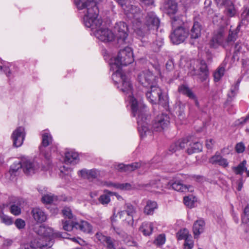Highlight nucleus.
<instances>
[{"instance_id": "51", "label": "nucleus", "mask_w": 249, "mask_h": 249, "mask_svg": "<svg viewBox=\"0 0 249 249\" xmlns=\"http://www.w3.org/2000/svg\"><path fill=\"white\" fill-rule=\"evenodd\" d=\"M184 240V246L185 249H192L194 247V241L192 239V236H189V237Z\"/></svg>"}, {"instance_id": "53", "label": "nucleus", "mask_w": 249, "mask_h": 249, "mask_svg": "<svg viewBox=\"0 0 249 249\" xmlns=\"http://www.w3.org/2000/svg\"><path fill=\"white\" fill-rule=\"evenodd\" d=\"M192 196H184L183 199L184 204L189 207H192L194 205V200H192Z\"/></svg>"}, {"instance_id": "10", "label": "nucleus", "mask_w": 249, "mask_h": 249, "mask_svg": "<svg viewBox=\"0 0 249 249\" xmlns=\"http://www.w3.org/2000/svg\"><path fill=\"white\" fill-rule=\"evenodd\" d=\"M138 81L142 87L148 89L151 86L157 84V79L151 71L146 70L139 73Z\"/></svg>"}, {"instance_id": "6", "label": "nucleus", "mask_w": 249, "mask_h": 249, "mask_svg": "<svg viewBox=\"0 0 249 249\" xmlns=\"http://www.w3.org/2000/svg\"><path fill=\"white\" fill-rule=\"evenodd\" d=\"M41 143L39 146L40 153L46 160L50 161L51 159L52 150L47 146L52 144L53 138L49 132L45 130L41 132Z\"/></svg>"}, {"instance_id": "5", "label": "nucleus", "mask_w": 249, "mask_h": 249, "mask_svg": "<svg viewBox=\"0 0 249 249\" xmlns=\"http://www.w3.org/2000/svg\"><path fill=\"white\" fill-rule=\"evenodd\" d=\"M125 14L132 18V23L134 29L142 24L141 18L142 16L141 10L138 6L131 5L128 2L123 8Z\"/></svg>"}, {"instance_id": "1", "label": "nucleus", "mask_w": 249, "mask_h": 249, "mask_svg": "<svg viewBox=\"0 0 249 249\" xmlns=\"http://www.w3.org/2000/svg\"><path fill=\"white\" fill-rule=\"evenodd\" d=\"M112 78L115 85L121 84L117 86L120 90L125 95H128L126 100L131 106L132 114L137 117L138 130L142 138L151 133L148 128L149 116L146 113V107L141 101H138L132 96L133 86L129 78L123 73L122 71H112Z\"/></svg>"}, {"instance_id": "14", "label": "nucleus", "mask_w": 249, "mask_h": 249, "mask_svg": "<svg viewBox=\"0 0 249 249\" xmlns=\"http://www.w3.org/2000/svg\"><path fill=\"white\" fill-rule=\"evenodd\" d=\"M169 117L168 115L161 113L155 119L152 125L153 131L160 132L166 128L169 124Z\"/></svg>"}, {"instance_id": "16", "label": "nucleus", "mask_w": 249, "mask_h": 249, "mask_svg": "<svg viewBox=\"0 0 249 249\" xmlns=\"http://www.w3.org/2000/svg\"><path fill=\"white\" fill-rule=\"evenodd\" d=\"M32 245L35 246V249H47L51 248L54 242L53 238L46 239L44 237L36 238L32 240Z\"/></svg>"}, {"instance_id": "37", "label": "nucleus", "mask_w": 249, "mask_h": 249, "mask_svg": "<svg viewBox=\"0 0 249 249\" xmlns=\"http://www.w3.org/2000/svg\"><path fill=\"white\" fill-rule=\"evenodd\" d=\"M104 193H105V194L101 195L98 198V200L101 204L106 205L110 202V196L113 195L114 193L107 190H105Z\"/></svg>"}, {"instance_id": "30", "label": "nucleus", "mask_w": 249, "mask_h": 249, "mask_svg": "<svg viewBox=\"0 0 249 249\" xmlns=\"http://www.w3.org/2000/svg\"><path fill=\"white\" fill-rule=\"evenodd\" d=\"M32 213L35 220L38 222H44L47 218L45 213L39 208H34Z\"/></svg>"}, {"instance_id": "2", "label": "nucleus", "mask_w": 249, "mask_h": 249, "mask_svg": "<svg viewBox=\"0 0 249 249\" xmlns=\"http://www.w3.org/2000/svg\"><path fill=\"white\" fill-rule=\"evenodd\" d=\"M90 7L89 5H87L83 9L84 14L83 22L85 26L91 28L92 30H95V36L101 41L109 42L113 41L115 36L112 31L107 28L101 27L102 20L98 18L99 10L95 14L92 13L93 12L91 11H89L91 8Z\"/></svg>"}, {"instance_id": "3", "label": "nucleus", "mask_w": 249, "mask_h": 249, "mask_svg": "<svg viewBox=\"0 0 249 249\" xmlns=\"http://www.w3.org/2000/svg\"><path fill=\"white\" fill-rule=\"evenodd\" d=\"M160 19L155 13L150 12L147 14L143 25L137 26L134 31L139 37H144L151 33L154 34L160 25Z\"/></svg>"}, {"instance_id": "63", "label": "nucleus", "mask_w": 249, "mask_h": 249, "mask_svg": "<svg viewBox=\"0 0 249 249\" xmlns=\"http://www.w3.org/2000/svg\"><path fill=\"white\" fill-rule=\"evenodd\" d=\"M177 142L171 144L169 148V151L172 152V153L175 152L176 151L178 150V146Z\"/></svg>"}, {"instance_id": "29", "label": "nucleus", "mask_w": 249, "mask_h": 249, "mask_svg": "<svg viewBox=\"0 0 249 249\" xmlns=\"http://www.w3.org/2000/svg\"><path fill=\"white\" fill-rule=\"evenodd\" d=\"M78 154L72 150L65 153V162L66 164H76L78 162Z\"/></svg>"}, {"instance_id": "46", "label": "nucleus", "mask_w": 249, "mask_h": 249, "mask_svg": "<svg viewBox=\"0 0 249 249\" xmlns=\"http://www.w3.org/2000/svg\"><path fill=\"white\" fill-rule=\"evenodd\" d=\"M225 68L223 67H219L213 73L214 80L215 82L218 81L223 76Z\"/></svg>"}, {"instance_id": "55", "label": "nucleus", "mask_w": 249, "mask_h": 249, "mask_svg": "<svg viewBox=\"0 0 249 249\" xmlns=\"http://www.w3.org/2000/svg\"><path fill=\"white\" fill-rule=\"evenodd\" d=\"M16 227L18 229H23L25 226V222L24 220L20 218H18L15 222Z\"/></svg>"}, {"instance_id": "13", "label": "nucleus", "mask_w": 249, "mask_h": 249, "mask_svg": "<svg viewBox=\"0 0 249 249\" xmlns=\"http://www.w3.org/2000/svg\"><path fill=\"white\" fill-rule=\"evenodd\" d=\"M210 46L213 48H217L220 46L223 48L228 46L227 39H225L224 32L223 29H219L214 32L210 42Z\"/></svg>"}, {"instance_id": "34", "label": "nucleus", "mask_w": 249, "mask_h": 249, "mask_svg": "<svg viewBox=\"0 0 249 249\" xmlns=\"http://www.w3.org/2000/svg\"><path fill=\"white\" fill-rule=\"evenodd\" d=\"M201 26L198 22H194L190 31V36L192 38H198L201 35Z\"/></svg>"}, {"instance_id": "61", "label": "nucleus", "mask_w": 249, "mask_h": 249, "mask_svg": "<svg viewBox=\"0 0 249 249\" xmlns=\"http://www.w3.org/2000/svg\"><path fill=\"white\" fill-rule=\"evenodd\" d=\"M214 143V141L212 139H208L206 141V146L208 149H211L212 148Z\"/></svg>"}, {"instance_id": "28", "label": "nucleus", "mask_w": 249, "mask_h": 249, "mask_svg": "<svg viewBox=\"0 0 249 249\" xmlns=\"http://www.w3.org/2000/svg\"><path fill=\"white\" fill-rule=\"evenodd\" d=\"M209 162L213 164H217L224 167H227L229 164L227 160L223 158L220 154H217V153L210 159Z\"/></svg>"}, {"instance_id": "21", "label": "nucleus", "mask_w": 249, "mask_h": 249, "mask_svg": "<svg viewBox=\"0 0 249 249\" xmlns=\"http://www.w3.org/2000/svg\"><path fill=\"white\" fill-rule=\"evenodd\" d=\"M149 164L135 162L127 165L123 163L119 164L117 166V169L121 172H130L134 171L138 168L145 169L146 168H149Z\"/></svg>"}, {"instance_id": "26", "label": "nucleus", "mask_w": 249, "mask_h": 249, "mask_svg": "<svg viewBox=\"0 0 249 249\" xmlns=\"http://www.w3.org/2000/svg\"><path fill=\"white\" fill-rule=\"evenodd\" d=\"M205 223L202 219H199L194 224L193 231L195 238H197L204 230Z\"/></svg>"}, {"instance_id": "41", "label": "nucleus", "mask_w": 249, "mask_h": 249, "mask_svg": "<svg viewBox=\"0 0 249 249\" xmlns=\"http://www.w3.org/2000/svg\"><path fill=\"white\" fill-rule=\"evenodd\" d=\"M246 160H244L241 162L237 166L233 167L232 169L236 175H242L244 171L247 170L245 165L246 164Z\"/></svg>"}, {"instance_id": "19", "label": "nucleus", "mask_w": 249, "mask_h": 249, "mask_svg": "<svg viewBox=\"0 0 249 249\" xmlns=\"http://www.w3.org/2000/svg\"><path fill=\"white\" fill-rule=\"evenodd\" d=\"M95 237L107 249H116L117 241L110 236H105L101 232H97Z\"/></svg>"}, {"instance_id": "62", "label": "nucleus", "mask_w": 249, "mask_h": 249, "mask_svg": "<svg viewBox=\"0 0 249 249\" xmlns=\"http://www.w3.org/2000/svg\"><path fill=\"white\" fill-rule=\"evenodd\" d=\"M60 172L62 174L68 175L71 172V169L68 167L63 166L60 168Z\"/></svg>"}, {"instance_id": "36", "label": "nucleus", "mask_w": 249, "mask_h": 249, "mask_svg": "<svg viewBox=\"0 0 249 249\" xmlns=\"http://www.w3.org/2000/svg\"><path fill=\"white\" fill-rule=\"evenodd\" d=\"M105 185L107 187H113L121 190H129L131 189V185L129 183H116L107 182L105 183Z\"/></svg>"}, {"instance_id": "47", "label": "nucleus", "mask_w": 249, "mask_h": 249, "mask_svg": "<svg viewBox=\"0 0 249 249\" xmlns=\"http://www.w3.org/2000/svg\"><path fill=\"white\" fill-rule=\"evenodd\" d=\"M225 7L226 10V13L228 16L232 17L235 15L236 11L233 4L231 1V3L227 4L225 6Z\"/></svg>"}, {"instance_id": "17", "label": "nucleus", "mask_w": 249, "mask_h": 249, "mask_svg": "<svg viewBox=\"0 0 249 249\" xmlns=\"http://www.w3.org/2000/svg\"><path fill=\"white\" fill-rule=\"evenodd\" d=\"M101 0H74V3L78 10L83 9L87 5H89L91 8L89 11H91L95 14L98 11L97 3Z\"/></svg>"}, {"instance_id": "48", "label": "nucleus", "mask_w": 249, "mask_h": 249, "mask_svg": "<svg viewBox=\"0 0 249 249\" xmlns=\"http://www.w3.org/2000/svg\"><path fill=\"white\" fill-rule=\"evenodd\" d=\"M161 186L160 180H152L149 184H146L145 187L148 188L151 187V191L157 192L155 189L159 188Z\"/></svg>"}, {"instance_id": "7", "label": "nucleus", "mask_w": 249, "mask_h": 249, "mask_svg": "<svg viewBox=\"0 0 249 249\" xmlns=\"http://www.w3.org/2000/svg\"><path fill=\"white\" fill-rule=\"evenodd\" d=\"M163 9L165 13L171 17L172 25L173 27L177 25H181L182 21L178 17L175 16L174 15L178 11L177 3L173 0H168L163 5Z\"/></svg>"}, {"instance_id": "58", "label": "nucleus", "mask_w": 249, "mask_h": 249, "mask_svg": "<svg viewBox=\"0 0 249 249\" xmlns=\"http://www.w3.org/2000/svg\"><path fill=\"white\" fill-rule=\"evenodd\" d=\"M166 69L168 71H171L174 69V63L172 59H169L166 63Z\"/></svg>"}, {"instance_id": "24", "label": "nucleus", "mask_w": 249, "mask_h": 249, "mask_svg": "<svg viewBox=\"0 0 249 249\" xmlns=\"http://www.w3.org/2000/svg\"><path fill=\"white\" fill-rule=\"evenodd\" d=\"M79 175L82 177L88 179H94L97 178L100 175L99 171L96 169L90 170L83 169L79 171Z\"/></svg>"}, {"instance_id": "33", "label": "nucleus", "mask_w": 249, "mask_h": 249, "mask_svg": "<svg viewBox=\"0 0 249 249\" xmlns=\"http://www.w3.org/2000/svg\"><path fill=\"white\" fill-rule=\"evenodd\" d=\"M178 91L179 93L187 96L191 99H196V95L191 89L185 85H182L178 87Z\"/></svg>"}, {"instance_id": "64", "label": "nucleus", "mask_w": 249, "mask_h": 249, "mask_svg": "<svg viewBox=\"0 0 249 249\" xmlns=\"http://www.w3.org/2000/svg\"><path fill=\"white\" fill-rule=\"evenodd\" d=\"M142 4L149 6L154 4V0H140Z\"/></svg>"}, {"instance_id": "59", "label": "nucleus", "mask_w": 249, "mask_h": 249, "mask_svg": "<svg viewBox=\"0 0 249 249\" xmlns=\"http://www.w3.org/2000/svg\"><path fill=\"white\" fill-rule=\"evenodd\" d=\"M18 249H35V246L32 245L30 241V242L21 244Z\"/></svg>"}, {"instance_id": "50", "label": "nucleus", "mask_w": 249, "mask_h": 249, "mask_svg": "<svg viewBox=\"0 0 249 249\" xmlns=\"http://www.w3.org/2000/svg\"><path fill=\"white\" fill-rule=\"evenodd\" d=\"M54 199L55 197L53 195L47 194L43 196L41 200L44 203L51 204L53 202Z\"/></svg>"}, {"instance_id": "42", "label": "nucleus", "mask_w": 249, "mask_h": 249, "mask_svg": "<svg viewBox=\"0 0 249 249\" xmlns=\"http://www.w3.org/2000/svg\"><path fill=\"white\" fill-rule=\"evenodd\" d=\"M242 223L249 226V204L244 208L243 213L241 216Z\"/></svg>"}, {"instance_id": "56", "label": "nucleus", "mask_w": 249, "mask_h": 249, "mask_svg": "<svg viewBox=\"0 0 249 249\" xmlns=\"http://www.w3.org/2000/svg\"><path fill=\"white\" fill-rule=\"evenodd\" d=\"M242 46L240 43L237 42L234 47V52L233 57L236 58L237 54L242 52Z\"/></svg>"}, {"instance_id": "22", "label": "nucleus", "mask_w": 249, "mask_h": 249, "mask_svg": "<svg viewBox=\"0 0 249 249\" xmlns=\"http://www.w3.org/2000/svg\"><path fill=\"white\" fill-rule=\"evenodd\" d=\"M10 206V212L15 215H18L21 213V209L20 208V203L18 199L15 197L10 198V203L9 204H4L3 207H8Z\"/></svg>"}, {"instance_id": "8", "label": "nucleus", "mask_w": 249, "mask_h": 249, "mask_svg": "<svg viewBox=\"0 0 249 249\" xmlns=\"http://www.w3.org/2000/svg\"><path fill=\"white\" fill-rule=\"evenodd\" d=\"M34 231L40 237H44V238L46 239L53 238L54 240L56 238H67L62 232H54L52 228L44 225L36 226L34 228Z\"/></svg>"}, {"instance_id": "27", "label": "nucleus", "mask_w": 249, "mask_h": 249, "mask_svg": "<svg viewBox=\"0 0 249 249\" xmlns=\"http://www.w3.org/2000/svg\"><path fill=\"white\" fill-rule=\"evenodd\" d=\"M158 208V204L155 201L148 200L146 201L145 206L143 208V213L148 215H153L155 211Z\"/></svg>"}, {"instance_id": "23", "label": "nucleus", "mask_w": 249, "mask_h": 249, "mask_svg": "<svg viewBox=\"0 0 249 249\" xmlns=\"http://www.w3.org/2000/svg\"><path fill=\"white\" fill-rule=\"evenodd\" d=\"M75 229L86 233H92L93 227L89 222L81 220L79 222H75Z\"/></svg>"}, {"instance_id": "52", "label": "nucleus", "mask_w": 249, "mask_h": 249, "mask_svg": "<svg viewBox=\"0 0 249 249\" xmlns=\"http://www.w3.org/2000/svg\"><path fill=\"white\" fill-rule=\"evenodd\" d=\"M62 213L63 215L71 219L73 217V215L71 213V210L69 207H65L62 210Z\"/></svg>"}, {"instance_id": "60", "label": "nucleus", "mask_w": 249, "mask_h": 249, "mask_svg": "<svg viewBox=\"0 0 249 249\" xmlns=\"http://www.w3.org/2000/svg\"><path fill=\"white\" fill-rule=\"evenodd\" d=\"M217 5L219 7L226 6L227 4L231 3L230 0H215Z\"/></svg>"}, {"instance_id": "49", "label": "nucleus", "mask_w": 249, "mask_h": 249, "mask_svg": "<svg viewBox=\"0 0 249 249\" xmlns=\"http://www.w3.org/2000/svg\"><path fill=\"white\" fill-rule=\"evenodd\" d=\"M165 235L163 234L159 235L155 240L154 243L157 246H162L165 242Z\"/></svg>"}, {"instance_id": "57", "label": "nucleus", "mask_w": 249, "mask_h": 249, "mask_svg": "<svg viewBox=\"0 0 249 249\" xmlns=\"http://www.w3.org/2000/svg\"><path fill=\"white\" fill-rule=\"evenodd\" d=\"M245 149L244 144L242 142L237 143L235 146V150L238 153H243Z\"/></svg>"}, {"instance_id": "44", "label": "nucleus", "mask_w": 249, "mask_h": 249, "mask_svg": "<svg viewBox=\"0 0 249 249\" xmlns=\"http://www.w3.org/2000/svg\"><path fill=\"white\" fill-rule=\"evenodd\" d=\"M63 229L64 230L68 231H72L73 228H75V222H71L70 220H62Z\"/></svg>"}, {"instance_id": "20", "label": "nucleus", "mask_w": 249, "mask_h": 249, "mask_svg": "<svg viewBox=\"0 0 249 249\" xmlns=\"http://www.w3.org/2000/svg\"><path fill=\"white\" fill-rule=\"evenodd\" d=\"M11 137L14 145L17 147L20 146L25 138L24 128L22 126L18 127L13 131Z\"/></svg>"}, {"instance_id": "32", "label": "nucleus", "mask_w": 249, "mask_h": 249, "mask_svg": "<svg viewBox=\"0 0 249 249\" xmlns=\"http://www.w3.org/2000/svg\"><path fill=\"white\" fill-rule=\"evenodd\" d=\"M189 145V147L187 149V152L189 154L200 152L202 149V144L197 141L191 142Z\"/></svg>"}, {"instance_id": "45", "label": "nucleus", "mask_w": 249, "mask_h": 249, "mask_svg": "<svg viewBox=\"0 0 249 249\" xmlns=\"http://www.w3.org/2000/svg\"><path fill=\"white\" fill-rule=\"evenodd\" d=\"M0 219L1 222L6 225H10L13 223V219L11 217L4 214L2 211L0 212Z\"/></svg>"}, {"instance_id": "38", "label": "nucleus", "mask_w": 249, "mask_h": 249, "mask_svg": "<svg viewBox=\"0 0 249 249\" xmlns=\"http://www.w3.org/2000/svg\"><path fill=\"white\" fill-rule=\"evenodd\" d=\"M240 28V25H238L235 30L233 31L230 30L228 37L227 38L228 46L237 39Z\"/></svg>"}, {"instance_id": "43", "label": "nucleus", "mask_w": 249, "mask_h": 249, "mask_svg": "<svg viewBox=\"0 0 249 249\" xmlns=\"http://www.w3.org/2000/svg\"><path fill=\"white\" fill-rule=\"evenodd\" d=\"M191 235L189 233L188 230L187 229H183L179 230L177 233V238L178 240H185L189 236Z\"/></svg>"}, {"instance_id": "12", "label": "nucleus", "mask_w": 249, "mask_h": 249, "mask_svg": "<svg viewBox=\"0 0 249 249\" xmlns=\"http://www.w3.org/2000/svg\"><path fill=\"white\" fill-rule=\"evenodd\" d=\"M188 36V31L184 28L179 26L173 30L170 38L174 44H179L185 41Z\"/></svg>"}, {"instance_id": "25", "label": "nucleus", "mask_w": 249, "mask_h": 249, "mask_svg": "<svg viewBox=\"0 0 249 249\" xmlns=\"http://www.w3.org/2000/svg\"><path fill=\"white\" fill-rule=\"evenodd\" d=\"M172 188L178 192H192L193 188L191 186H187L184 185L180 181L176 180L174 182L171 183Z\"/></svg>"}, {"instance_id": "31", "label": "nucleus", "mask_w": 249, "mask_h": 249, "mask_svg": "<svg viewBox=\"0 0 249 249\" xmlns=\"http://www.w3.org/2000/svg\"><path fill=\"white\" fill-rule=\"evenodd\" d=\"M154 226L153 222H143L140 227V231L145 236H149L152 234Z\"/></svg>"}, {"instance_id": "39", "label": "nucleus", "mask_w": 249, "mask_h": 249, "mask_svg": "<svg viewBox=\"0 0 249 249\" xmlns=\"http://www.w3.org/2000/svg\"><path fill=\"white\" fill-rule=\"evenodd\" d=\"M21 168H22L21 161H19L17 163L15 162L14 164H13L10 166V168L9 171V173L11 175V176L12 177L13 176H16L17 175L18 169H19Z\"/></svg>"}, {"instance_id": "9", "label": "nucleus", "mask_w": 249, "mask_h": 249, "mask_svg": "<svg viewBox=\"0 0 249 249\" xmlns=\"http://www.w3.org/2000/svg\"><path fill=\"white\" fill-rule=\"evenodd\" d=\"M145 93L147 100L152 104H163V97L161 89L155 84L149 87Z\"/></svg>"}, {"instance_id": "18", "label": "nucleus", "mask_w": 249, "mask_h": 249, "mask_svg": "<svg viewBox=\"0 0 249 249\" xmlns=\"http://www.w3.org/2000/svg\"><path fill=\"white\" fill-rule=\"evenodd\" d=\"M124 210L119 213L120 217L121 218L125 214L128 216L127 223L132 225L134 223L133 217L137 213V208L131 203H126L124 205Z\"/></svg>"}, {"instance_id": "54", "label": "nucleus", "mask_w": 249, "mask_h": 249, "mask_svg": "<svg viewBox=\"0 0 249 249\" xmlns=\"http://www.w3.org/2000/svg\"><path fill=\"white\" fill-rule=\"evenodd\" d=\"M178 145L179 150L184 148L187 145L189 140L187 139L184 138L181 140H179L176 142Z\"/></svg>"}, {"instance_id": "40", "label": "nucleus", "mask_w": 249, "mask_h": 249, "mask_svg": "<svg viewBox=\"0 0 249 249\" xmlns=\"http://www.w3.org/2000/svg\"><path fill=\"white\" fill-rule=\"evenodd\" d=\"M240 82V81H237L234 85L231 86L230 91L228 94V101H232L233 98L236 95L239 89Z\"/></svg>"}, {"instance_id": "11", "label": "nucleus", "mask_w": 249, "mask_h": 249, "mask_svg": "<svg viewBox=\"0 0 249 249\" xmlns=\"http://www.w3.org/2000/svg\"><path fill=\"white\" fill-rule=\"evenodd\" d=\"M114 30L116 33L118 43L121 45L127 43L126 40L128 36V28L127 24L120 21L116 23Z\"/></svg>"}, {"instance_id": "4", "label": "nucleus", "mask_w": 249, "mask_h": 249, "mask_svg": "<svg viewBox=\"0 0 249 249\" xmlns=\"http://www.w3.org/2000/svg\"><path fill=\"white\" fill-rule=\"evenodd\" d=\"M134 61L133 54L131 48L125 47L121 50L118 55L110 63V71H122V67L131 64Z\"/></svg>"}, {"instance_id": "35", "label": "nucleus", "mask_w": 249, "mask_h": 249, "mask_svg": "<svg viewBox=\"0 0 249 249\" xmlns=\"http://www.w3.org/2000/svg\"><path fill=\"white\" fill-rule=\"evenodd\" d=\"M185 104L181 101H178L176 103L175 110L178 118L182 120L185 117Z\"/></svg>"}, {"instance_id": "15", "label": "nucleus", "mask_w": 249, "mask_h": 249, "mask_svg": "<svg viewBox=\"0 0 249 249\" xmlns=\"http://www.w3.org/2000/svg\"><path fill=\"white\" fill-rule=\"evenodd\" d=\"M21 161L23 170L27 175L35 174L39 168V164L34 160L23 158Z\"/></svg>"}]
</instances>
